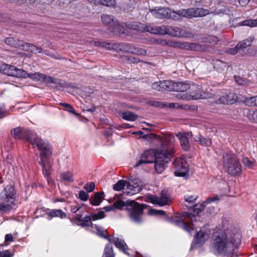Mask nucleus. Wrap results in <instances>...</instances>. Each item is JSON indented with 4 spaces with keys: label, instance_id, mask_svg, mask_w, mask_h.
Listing matches in <instances>:
<instances>
[{
    "label": "nucleus",
    "instance_id": "obj_21",
    "mask_svg": "<svg viewBox=\"0 0 257 257\" xmlns=\"http://www.w3.org/2000/svg\"><path fill=\"white\" fill-rule=\"evenodd\" d=\"M168 35L175 37H186L185 30L174 26H168Z\"/></svg>",
    "mask_w": 257,
    "mask_h": 257
},
{
    "label": "nucleus",
    "instance_id": "obj_42",
    "mask_svg": "<svg viewBox=\"0 0 257 257\" xmlns=\"http://www.w3.org/2000/svg\"><path fill=\"white\" fill-rule=\"evenodd\" d=\"M226 67V63L222 61L216 60L214 62V68L216 69L218 71L224 70Z\"/></svg>",
    "mask_w": 257,
    "mask_h": 257
},
{
    "label": "nucleus",
    "instance_id": "obj_50",
    "mask_svg": "<svg viewBox=\"0 0 257 257\" xmlns=\"http://www.w3.org/2000/svg\"><path fill=\"white\" fill-rule=\"evenodd\" d=\"M241 25L242 26H249L250 27H257V19L245 20L241 22Z\"/></svg>",
    "mask_w": 257,
    "mask_h": 257
},
{
    "label": "nucleus",
    "instance_id": "obj_41",
    "mask_svg": "<svg viewBox=\"0 0 257 257\" xmlns=\"http://www.w3.org/2000/svg\"><path fill=\"white\" fill-rule=\"evenodd\" d=\"M125 185H127L126 181L120 180L113 185V189L117 191H121L123 189Z\"/></svg>",
    "mask_w": 257,
    "mask_h": 257
},
{
    "label": "nucleus",
    "instance_id": "obj_14",
    "mask_svg": "<svg viewBox=\"0 0 257 257\" xmlns=\"http://www.w3.org/2000/svg\"><path fill=\"white\" fill-rule=\"evenodd\" d=\"M156 158V151L149 150L145 151L141 156V159L134 166L137 168L144 164L153 163Z\"/></svg>",
    "mask_w": 257,
    "mask_h": 257
},
{
    "label": "nucleus",
    "instance_id": "obj_52",
    "mask_svg": "<svg viewBox=\"0 0 257 257\" xmlns=\"http://www.w3.org/2000/svg\"><path fill=\"white\" fill-rule=\"evenodd\" d=\"M173 13L177 14L179 16L190 18L189 9H182L177 12H173Z\"/></svg>",
    "mask_w": 257,
    "mask_h": 257
},
{
    "label": "nucleus",
    "instance_id": "obj_32",
    "mask_svg": "<svg viewBox=\"0 0 257 257\" xmlns=\"http://www.w3.org/2000/svg\"><path fill=\"white\" fill-rule=\"evenodd\" d=\"M132 28L143 32H150V26L141 23H135L131 25Z\"/></svg>",
    "mask_w": 257,
    "mask_h": 257
},
{
    "label": "nucleus",
    "instance_id": "obj_11",
    "mask_svg": "<svg viewBox=\"0 0 257 257\" xmlns=\"http://www.w3.org/2000/svg\"><path fill=\"white\" fill-rule=\"evenodd\" d=\"M209 237V233L205 229H201L198 231L194 237L191 245V249H193L196 246H201L207 240Z\"/></svg>",
    "mask_w": 257,
    "mask_h": 257
},
{
    "label": "nucleus",
    "instance_id": "obj_3",
    "mask_svg": "<svg viewBox=\"0 0 257 257\" xmlns=\"http://www.w3.org/2000/svg\"><path fill=\"white\" fill-rule=\"evenodd\" d=\"M101 21L107 29L114 35H120L125 33L124 24H120L113 16L103 14L101 16Z\"/></svg>",
    "mask_w": 257,
    "mask_h": 257
},
{
    "label": "nucleus",
    "instance_id": "obj_15",
    "mask_svg": "<svg viewBox=\"0 0 257 257\" xmlns=\"http://www.w3.org/2000/svg\"><path fill=\"white\" fill-rule=\"evenodd\" d=\"M176 136L179 140L181 148L183 151H189L190 149V144L189 140L192 138V133L191 132H179Z\"/></svg>",
    "mask_w": 257,
    "mask_h": 257
},
{
    "label": "nucleus",
    "instance_id": "obj_24",
    "mask_svg": "<svg viewBox=\"0 0 257 257\" xmlns=\"http://www.w3.org/2000/svg\"><path fill=\"white\" fill-rule=\"evenodd\" d=\"M70 221L73 224L80 226L81 227H86L88 226L89 222H90L91 219L89 218V220H82V215L76 214L75 216L69 218Z\"/></svg>",
    "mask_w": 257,
    "mask_h": 257
},
{
    "label": "nucleus",
    "instance_id": "obj_19",
    "mask_svg": "<svg viewBox=\"0 0 257 257\" xmlns=\"http://www.w3.org/2000/svg\"><path fill=\"white\" fill-rule=\"evenodd\" d=\"M238 100L237 94L234 92H230L228 94L222 96L216 100L218 104H232Z\"/></svg>",
    "mask_w": 257,
    "mask_h": 257
},
{
    "label": "nucleus",
    "instance_id": "obj_62",
    "mask_svg": "<svg viewBox=\"0 0 257 257\" xmlns=\"http://www.w3.org/2000/svg\"><path fill=\"white\" fill-rule=\"evenodd\" d=\"M242 163L245 167L248 168H251L253 166V162L249 160L247 157L242 159Z\"/></svg>",
    "mask_w": 257,
    "mask_h": 257
},
{
    "label": "nucleus",
    "instance_id": "obj_54",
    "mask_svg": "<svg viewBox=\"0 0 257 257\" xmlns=\"http://www.w3.org/2000/svg\"><path fill=\"white\" fill-rule=\"evenodd\" d=\"M117 43H111L104 41V45L102 48H105L108 50H114L116 51L117 46L115 45H117Z\"/></svg>",
    "mask_w": 257,
    "mask_h": 257
},
{
    "label": "nucleus",
    "instance_id": "obj_9",
    "mask_svg": "<svg viewBox=\"0 0 257 257\" xmlns=\"http://www.w3.org/2000/svg\"><path fill=\"white\" fill-rule=\"evenodd\" d=\"M174 167V174L175 176L189 178V168L186 162L183 160L176 159L173 163Z\"/></svg>",
    "mask_w": 257,
    "mask_h": 257
},
{
    "label": "nucleus",
    "instance_id": "obj_48",
    "mask_svg": "<svg viewBox=\"0 0 257 257\" xmlns=\"http://www.w3.org/2000/svg\"><path fill=\"white\" fill-rule=\"evenodd\" d=\"M169 199L163 192L160 197H158V204L160 206H164L168 204Z\"/></svg>",
    "mask_w": 257,
    "mask_h": 257
},
{
    "label": "nucleus",
    "instance_id": "obj_56",
    "mask_svg": "<svg viewBox=\"0 0 257 257\" xmlns=\"http://www.w3.org/2000/svg\"><path fill=\"white\" fill-rule=\"evenodd\" d=\"M95 187V183L93 182H91L90 183H86L84 186V189L87 192H91L94 190Z\"/></svg>",
    "mask_w": 257,
    "mask_h": 257
},
{
    "label": "nucleus",
    "instance_id": "obj_2",
    "mask_svg": "<svg viewBox=\"0 0 257 257\" xmlns=\"http://www.w3.org/2000/svg\"><path fill=\"white\" fill-rule=\"evenodd\" d=\"M190 90L188 92L183 94L178 93L176 97L182 100H191L198 99H206L211 98L213 94L211 93L203 91L200 86L195 84L190 85Z\"/></svg>",
    "mask_w": 257,
    "mask_h": 257
},
{
    "label": "nucleus",
    "instance_id": "obj_63",
    "mask_svg": "<svg viewBox=\"0 0 257 257\" xmlns=\"http://www.w3.org/2000/svg\"><path fill=\"white\" fill-rule=\"evenodd\" d=\"M173 43V46L175 47H179L185 49L188 46V43H180L179 42H174Z\"/></svg>",
    "mask_w": 257,
    "mask_h": 257
},
{
    "label": "nucleus",
    "instance_id": "obj_17",
    "mask_svg": "<svg viewBox=\"0 0 257 257\" xmlns=\"http://www.w3.org/2000/svg\"><path fill=\"white\" fill-rule=\"evenodd\" d=\"M5 43L11 47L18 48L22 50H26L30 47V44L22 40L16 39L14 37H8L5 40Z\"/></svg>",
    "mask_w": 257,
    "mask_h": 257
},
{
    "label": "nucleus",
    "instance_id": "obj_12",
    "mask_svg": "<svg viewBox=\"0 0 257 257\" xmlns=\"http://www.w3.org/2000/svg\"><path fill=\"white\" fill-rule=\"evenodd\" d=\"M126 189L130 191L127 192V194H134L140 192L142 190V182L141 180L135 176H131L126 181Z\"/></svg>",
    "mask_w": 257,
    "mask_h": 257
},
{
    "label": "nucleus",
    "instance_id": "obj_28",
    "mask_svg": "<svg viewBox=\"0 0 257 257\" xmlns=\"http://www.w3.org/2000/svg\"><path fill=\"white\" fill-rule=\"evenodd\" d=\"M168 26L150 27V33L154 34L168 35Z\"/></svg>",
    "mask_w": 257,
    "mask_h": 257
},
{
    "label": "nucleus",
    "instance_id": "obj_27",
    "mask_svg": "<svg viewBox=\"0 0 257 257\" xmlns=\"http://www.w3.org/2000/svg\"><path fill=\"white\" fill-rule=\"evenodd\" d=\"M104 193L103 192H95L93 195L89 199L90 204L93 206L99 205L102 201Z\"/></svg>",
    "mask_w": 257,
    "mask_h": 257
},
{
    "label": "nucleus",
    "instance_id": "obj_23",
    "mask_svg": "<svg viewBox=\"0 0 257 257\" xmlns=\"http://www.w3.org/2000/svg\"><path fill=\"white\" fill-rule=\"evenodd\" d=\"M209 11L204 8H189L190 18L204 17L209 14Z\"/></svg>",
    "mask_w": 257,
    "mask_h": 257
},
{
    "label": "nucleus",
    "instance_id": "obj_60",
    "mask_svg": "<svg viewBox=\"0 0 257 257\" xmlns=\"http://www.w3.org/2000/svg\"><path fill=\"white\" fill-rule=\"evenodd\" d=\"M79 198L83 201H86L89 199V194L84 191L81 190L79 193Z\"/></svg>",
    "mask_w": 257,
    "mask_h": 257
},
{
    "label": "nucleus",
    "instance_id": "obj_51",
    "mask_svg": "<svg viewBox=\"0 0 257 257\" xmlns=\"http://www.w3.org/2000/svg\"><path fill=\"white\" fill-rule=\"evenodd\" d=\"M162 140L161 142L173 144L175 142V139L173 134H167L164 137V140L162 139Z\"/></svg>",
    "mask_w": 257,
    "mask_h": 257
},
{
    "label": "nucleus",
    "instance_id": "obj_37",
    "mask_svg": "<svg viewBox=\"0 0 257 257\" xmlns=\"http://www.w3.org/2000/svg\"><path fill=\"white\" fill-rule=\"evenodd\" d=\"M15 205V203L12 204L10 203V204H0V211L2 213H7L11 211L13 207Z\"/></svg>",
    "mask_w": 257,
    "mask_h": 257
},
{
    "label": "nucleus",
    "instance_id": "obj_34",
    "mask_svg": "<svg viewBox=\"0 0 257 257\" xmlns=\"http://www.w3.org/2000/svg\"><path fill=\"white\" fill-rule=\"evenodd\" d=\"M121 116L123 119L128 121H135L138 118L137 114L129 111L122 112Z\"/></svg>",
    "mask_w": 257,
    "mask_h": 257
},
{
    "label": "nucleus",
    "instance_id": "obj_18",
    "mask_svg": "<svg viewBox=\"0 0 257 257\" xmlns=\"http://www.w3.org/2000/svg\"><path fill=\"white\" fill-rule=\"evenodd\" d=\"M152 88L158 91H173V82L169 80L160 81L152 84Z\"/></svg>",
    "mask_w": 257,
    "mask_h": 257
},
{
    "label": "nucleus",
    "instance_id": "obj_22",
    "mask_svg": "<svg viewBox=\"0 0 257 257\" xmlns=\"http://www.w3.org/2000/svg\"><path fill=\"white\" fill-rule=\"evenodd\" d=\"M190 88V84L187 82H173V91L180 92L183 94Z\"/></svg>",
    "mask_w": 257,
    "mask_h": 257
},
{
    "label": "nucleus",
    "instance_id": "obj_38",
    "mask_svg": "<svg viewBox=\"0 0 257 257\" xmlns=\"http://www.w3.org/2000/svg\"><path fill=\"white\" fill-rule=\"evenodd\" d=\"M131 200H127L126 201L121 200H117L113 204V206L114 208L118 209H122L124 206L127 208V205L130 203L128 202L131 201Z\"/></svg>",
    "mask_w": 257,
    "mask_h": 257
},
{
    "label": "nucleus",
    "instance_id": "obj_43",
    "mask_svg": "<svg viewBox=\"0 0 257 257\" xmlns=\"http://www.w3.org/2000/svg\"><path fill=\"white\" fill-rule=\"evenodd\" d=\"M131 53L137 55H145L146 54V51L143 49L138 48L133 46H131Z\"/></svg>",
    "mask_w": 257,
    "mask_h": 257
},
{
    "label": "nucleus",
    "instance_id": "obj_6",
    "mask_svg": "<svg viewBox=\"0 0 257 257\" xmlns=\"http://www.w3.org/2000/svg\"><path fill=\"white\" fill-rule=\"evenodd\" d=\"M32 145H35L40 152V160H49L52 155V149L50 144L37 137L36 133L30 138L29 142Z\"/></svg>",
    "mask_w": 257,
    "mask_h": 257
},
{
    "label": "nucleus",
    "instance_id": "obj_53",
    "mask_svg": "<svg viewBox=\"0 0 257 257\" xmlns=\"http://www.w3.org/2000/svg\"><path fill=\"white\" fill-rule=\"evenodd\" d=\"M204 207L205 205L203 204H200L199 207H198V205H195L193 208V213L199 216L200 213L204 210Z\"/></svg>",
    "mask_w": 257,
    "mask_h": 257
},
{
    "label": "nucleus",
    "instance_id": "obj_29",
    "mask_svg": "<svg viewBox=\"0 0 257 257\" xmlns=\"http://www.w3.org/2000/svg\"><path fill=\"white\" fill-rule=\"evenodd\" d=\"M39 164L42 167L43 175L47 180L49 181L50 169L51 168V167L48 162V160H40Z\"/></svg>",
    "mask_w": 257,
    "mask_h": 257
},
{
    "label": "nucleus",
    "instance_id": "obj_36",
    "mask_svg": "<svg viewBox=\"0 0 257 257\" xmlns=\"http://www.w3.org/2000/svg\"><path fill=\"white\" fill-rule=\"evenodd\" d=\"M117 49L116 51H121L124 52L125 53H131V45L128 44H124V43H117Z\"/></svg>",
    "mask_w": 257,
    "mask_h": 257
},
{
    "label": "nucleus",
    "instance_id": "obj_8",
    "mask_svg": "<svg viewBox=\"0 0 257 257\" xmlns=\"http://www.w3.org/2000/svg\"><path fill=\"white\" fill-rule=\"evenodd\" d=\"M196 214H192L188 212H183L179 216L172 215L171 216H166L165 219L173 224L178 226L185 230L191 232L192 230L188 223L184 220V218L187 217L193 220L195 217Z\"/></svg>",
    "mask_w": 257,
    "mask_h": 257
},
{
    "label": "nucleus",
    "instance_id": "obj_39",
    "mask_svg": "<svg viewBox=\"0 0 257 257\" xmlns=\"http://www.w3.org/2000/svg\"><path fill=\"white\" fill-rule=\"evenodd\" d=\"M234 78L235 82L239 85L247 86L250 83V81L248 79L242 78L239 76L234 75Z\"/></svg>",
    "mask_w": 257,
    "mask_h": 257
},
{
    "label": "nucleus",
    "instance_id": "obj_64",
    "mask_svg": "<svg viewBox=\"0 0 257 257\" xmlns=\"http://www.w3.org/2000/svg\"><path fill=\"white\" fill-rule=\"evenodd\" d=\"M84 205V203H82L81 205L78 204L76 206H72L71 207V211L73 213H75L81 209V207Z\"/></svg>",
    "mask_w": 257,
    "mask_h": 257
},
{
    "label": "nucleus",
    "instance_id": "obj_26",
    "mask_svg": "<svg viewBox=\"0 0 257 257\" xmlns=\"http://www.w3.org/2000/svg\"><path fill=\"white\" fill-rule=\"evenodd\" d=\"M112 242L120 250H122L126 255H130V253L127 251L128 247L124 240L118 237L114 238Z\"/></svg>",
    "mask_w": 257,
    "mask_h": 257
},
{
    "label": "nucleus",
    "instance_id": "obj_58",
    "mask_svg": "<svg viewBox=\"0 0 257 257\" xmlns=\"http://www.w3.org/2000/svg\"><path fill=\"white\" fill-rule=\"evenodd\" d=\"M91 215L92 220L95 221L103 218L105 217V213L102 211H100L98 213L92 214Z\"/></svg>",
    "mask_w": 257,
    "mask_h": 257
},
{
    "label": "nucleus",
    "instance_id": "obj_7",
    "mask_svg": "<svg viewBox=\"0 0 257 257\" xmlns=\"http://www.w3.org/2000/svg\"><path fill=\"white\" fill-rule=\"evenodd\" d=\"M172 154L168 149L156 150V158L153 163L156 172L161 173L165 169L166 164L171 161Z\"/></svg>",
    "mask_w": 257,
    "mask_h": 257
},
{
    "label": "nucleus",
    "instance_id": "obj_13",
    "mask_svg": "<svg viewBox=\"0 0 257 257\" xmlns=\"http://www.w3.org/2000/svg\"><path fill=\"white\" fill-rule=\"evenodd\" d=\"M0 72L11 76H21L26 73L13 65L6 63L0 64Z\"/></svg>",
    "mask_w": 257,
    "mask_h": 257
},
{
    "label": "nucleus",
    "instance_id": "obj_57",
    "mask_svg": "<svg viewBox=\"0 0 257 257\" xmlns=\"http://www.w3.org/2000/svg\"><path fill=\"white\" fill-rule=\"evenodd\" d=\"M123 59L133 63H137L140 61V60L137 57L123 56Z\"/></svg>",
    "mask_w": 257,
    "mask_h": 257
},
{
    "label": "nucleus",
    "instance_id": "obj_49",
    "mask_svg": "<svg viewBox=\"0 0 257 257\" xmlns=\"http://www.w3.org/2000/svg\"><path fill=\"white\" fill-rule=\"evenodd\" d=\"M148 213L150 215H155V216H164L166 215V213L164 210H156L155 209H150L148 210Z\"/></svg>",
    "mask_w": 257,
    "mask_h": 257
},
{
    "label": "nucleus",
    "instance_id": "obj_30",
    "mask_svg": "<svg viewBox=\"0 0 257 257\" xmlns=\"http://www.w3.org/2000/svg\"><path fill=\"white\" fill-rule=\"evenodd\" d=\"M19 70H21L24 71L26 73L23 74V76H15L16 77L19 78H30L33 80H37V81H41L42 74L40 73H28L26 71L22 69H19Z\"/></svg>",
    "mask_w": 257,
    "mask_h": 257
},
{
    "label": "nucleus",
    "instance_id": "obj_40",
    "mask_svg": "<svg viewBox=\"0 0 257 257\" xmlns=\"http://www.w3.org/2000/svg\"><path fill=\"white\" fill-rule=\"evenodd\" d=\"M252 42V39H250L244 40L241 42H240L238 43L237 45V47H238V50H242L247 47H249L251 45Z\"/></svg>",
    "mask_w": 257,
    "mask_h": 257
},
{
    "label": "nucleus",
    "instance_id": "obj_16",
    "mask_svg": "<svg viewBox=\"0 0 257 257\" xmlns=\"http://www.w3.org/2000/svg\"><path fill=\"white\" fill-rule=\"evenodd\" d=\"M5 197H3V201L5 203H11L14 204L17 198V191L14 185H8L4 189Z\"/></svg>",
    "mask_w": 257,
    "mask_h": 257
},
{
    "label": "nucleus",
    "instance_id": "obj_61",
    "mask_svg": "<svg viewBox=\"0 0 257 257\" xmlns=\"http://www.w3.org/2000/svg\"><path fill=\"white\" fill-rule=\"evenodd\" d=\"M248 117L251 121L257 123V110L253 111L251 113H249Z\"/></svg>",
    "mask_w": 257,
    "mask_h": 257
},
{
    "label": "nucleus",
    "instance_id": "obj_33",
    "mask_svg": "<svg viewBox=\"0 0 257 257\" xmlns=\"http://www.w3.org/2000/svg\"><path fill=\"white\" fill-rule=\"evenodd\" d=\"M185 49L196 51H204L206 49V46L197 43H188V46Z\"/></svg>",
    "mask_w": 257,
    "mask_h": 257
},
{
    "label": "nucleus",
    "instance_id": "obj_47",
    "mask_svg": "<svg viewBox=\"0 0 257 257\" xmlns=\"http://www.w3.org/2000/svg\"><path fill=\"white\" fill-rule=\"evenodd\" d=\"M196 141H199L200 144L204 146H209L211 145L212 142L209 138H205L200 136Z\"/></svg>",
    "mask_w": 257,
    "mask_h": 257
},
{
    "label": "nucleus",
    "instance_id": "obj_55",
    "mask_svg": "<svg viewBox=\"0 0 257 257\" xmlns=\"http://www.w3.org/2000/svg\"><path fill=\"white\" fill-rule=\"evenodd\" d=\"M61 176L62 179L65 181H67L69 182L73 181L72 175L69 172L61 174Z\"/></svg>",
    "mask_w": 257,
    "mask_h": 257
},
{
    "label": "nucleus",
    "instance_id": "obj_20",
    "mask_svg": "<svg viewBox=\"0 0 257 257\" xmlns=\"http://www.w3.org/2000/svg\"><path fill=\"white\" fill-rule=\"evenodd\" d=\"M151 12L157 19L169 18L171 17L170 10L167 8L161 7L157 10H152Z\"/></svg>",
    "mask_w": 257,
    "mask_h": 257
},
{
    "label": "nucleus",
    "instance_id": "obj_59",
    "mask_svg": "<svg viewBox=\"0 0 257 257\" xmlns=\"http://www.w3.org/2000/svg\"><path fill=\"white\" fill-rule=\"evenodd\" d=\"M99 1L100 2L99 3V5H101L107 7L113 6L115 3V0H100Z\"/></svg>",
    "mask_w": 257,
    "mask_h": 257
},
{
    "label": "nucleus",
    "instance_id": "obj_4",
    "mask_svg": "<svg viewBox=\"0 0 257 257\" xmlns=\"http://www.w3.org/2000/svg\"><path fill=\"white\" fill-rule=\"evenodd\" d=\"M127 205L126 210L128 213V216L131 219L138 224L141 223L143 220L142 216L144 214V210L148 207V205L145 204H140L135 200H131Z\"/></svg>",
    "mask_w": 257,
    "mask_h": 257
},
{
    "label": "nucleus",
    "instance_id": "obj_25",
    "mask_svg": "<svg viewBox=\"0 0 257 257\" xmlns=\"http://www.w3.org/2000/svg\"><path fill=\"white\" fill-rule=\"evenodd\" d=\"M41 81L47 84L53 83L55 84L56 86H59L61 87L65 86V83H66V82H62V80L60 79L55 78L51 76H47L43 74H42Z\"/></svg>",
    "mask_w": 257,
    "mask_h": 257
},
{
    "label": "nucleus",
    "instance_id": "obj_35",
    "mask_svg": "<svg viewBox=\"0 0 257 257\" xmlns=\"http://www.w3.org/2000/svg\"><path fill=\"white\" fill-rule=\"evenodd\" d=\"M94 228L97 230V232L96 234L100 236L102 238L106 239L108 240L109 242H111V239L110 238V236L109 234H107V230H106L105 232L106 233V234L104 233V231L101 230L100 227H99L97 225H94Z\"/></svg>",
    "mask_w": 257,
    "mask_h": 257
},
{
    "label": "nucleus",
    "instance_id": "obj_31",
    "mask_svg": "<svg viewBox=\"0 0 257 257\" xmlns=\"http://www.w3.org/2000/svg\"><path fill=\"white\" fill-rule=\"evenodd\" d=\"M49 220L51 219L53 217H60L61 218H66L67 215L66 213L61 209H53L51 211L48 213Z\"/></svg>",
    "mask_w": 257,
    "mask_h": 257
},
{
    "label": "nucleus",
    "instance_id": "obj_10",
    "mask_svg": "<svg viewBox=\"0 0 257 257\" xmlns=\"http://www.w3.org/2000/svg\"><path fill=\"white\" fill-rule=\"evenodd\" d=\"M11 134L15 139H25L29 143L30 138L35 135V132H33L28 128L18 127L12 130Z\"/></svg>",
    "mask_w": 257,
    "mask_h": 257
},
{
    "label": "nucleus",
    "instance_id": "obj_44",
    "mask_svg": "<svg viewBox=\"0 0 257 257\" xmlns=\"http://www.w3.org/2000/svg\"><path fill=\"white\" fill-rule=\"evenodd\" d=\"M140 137L148 141V142H151L153 139H157L160 141H162L161 138L155 134L144 135Z\"/></svg>",
    "mask_w": 257,
    "mask_h": 257
},
{
    "label": "nucleus",
    "instance_id": "obj_45",
    "mask_svg": "<svg viewBox=\"0 0 257 257\" xmlns=\"http://www.w3.org/2000/svg\"><path fill=\"white\" fill-rule=\"evenodd\" d=\"M104 257H114V254L113 252L112 246L110 244H107L104 248Z\"/></svg>",
    "mask_w": 257,
    "mask_h": 257
},
{
    "label": "nucleus",
    "instance_id": "obj_46",
    "mask_svg": "<svg viewBox=\"0 0 257 257\" xmlns=\"http://www.w3.org/2000/svg\"><path fill=\"white\" fill-rule=\"evenodd\" d=\"M60 105L65 107V110L74 114L75 115H76L77 116H80V113H77L75 112L73 107L71 105H70L68 103H61Z\"/></svg>",
    "mask_w": 257,
    "mask_h": 257
},
{
    "label": "nucleus",
    "instance_id": "obj_1",
    "mask_svg": "<svg viewBox=\"0 0 257 257\" xmlns=\"http://www.w3.org/2000/svg\"><path fill=\"white\" fill-rule=\"evenodd\" d=\"M241 241V235L238 232L228 237L225 232L216 231L212 235L211 245L216 255L238 257L242 255L238 251Z\"/></svg>",
    "mask_w": 257,
    "mask_h": 257
},
{
    "label": "nucleus",
    "instance_id": "obj_5",
    "mask_svg": "<svg viewBox=\"0 0 257 257\" xmlns=\"http://www.w3.org/2000/svg\"><path fill=\"white\" fill-rule=\"evenodd\" d=\"M223 164L226 172L232 176H238L241 172V165L234 155L226 154L224 155Z\"/></svg>",
    "mask_w": 257,
    "mask_h": 257
}]
</instances>
